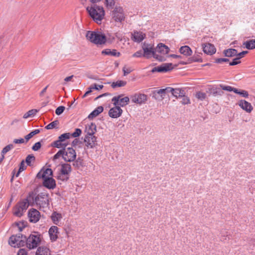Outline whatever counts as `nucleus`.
Here are the masks:
<instances>
[{
    "label": "nucleus",
    "mask_w": 255,
    "mask_h": 255,
    "mask_svg": "<svg viewBox=\"0 0 255 255\" xmlns=\"http://www.w3.org/2000/svg\"><path fill=\"white\" fill-rule=\"evenodd\" d=\"M89 14L93 20L98 24H101L104 19L105 12L103 6L92 4L86 8Z\"/></svg>",
    "instance_id": "f257e3e1"
},
{
    "label": "nucleus",
    "mask_w": 255,
    "mask_h": 255,
    "mask_svg": "<svg viewBox=\"0 0 255 255\" xmlns=\"http://www.w3.org/2000/svg\"><path fill=\"white\" fill-rule=\"evenodd\" d=\"M169 51L170 48L167 45L159 43L155 47L154 58L159 62L166 61Z\"/></svg>",
    "instance_id": "f03ea898"
},
{
    "label": "nucleus",
    "mask_w": 255,
    "mask_h": 255,
    "mask_svg": "<svg viewBox=\"0 0 255 255\" xmlns=\"http://www.w3.org/2000/svg\"><path fill=\"white\" fill-rule=\"evenodd\" d=\"M86 37L90 42L97 45L105 44L108 41L105 34L99 31H88Z\"/></svg>",
    "instance_id": "7ed1b4c3"
},
{
    "label": "nucleus",
    "mask_w": 255,
    "mask_h": 255,
    "mask_svg": "<svg viewBox=\"0 0 255 255\" xmlns=\"http://www.w3.org/2000/svg\"><path fill=\"white\" fill-rule=\"evenodd\" d=\"M40 235L37 233L31 234L26 240V247L30 250L36 248L40 243Z\"/></svg>",
    "instance_id": "20e7f679"
},
{
    "label": "nucleus",
    "mask_w": 255,
    "mask_h": 255,
    "mask_svg": "<svg viewBox=\"0 0 255 255\" xmlns=\"http://www.w3.org/2000/svg\"><path fill=\"white\" fill-rule=\"evenodd\" d=\"M33 203L40 208H45L48 206V195L44 193H41L36 195L33 199Z\"/></svg>",
    "instance_id": "39448f33"
},
{
    "label": "nucleus",
    "mask_w": 255,
    "mask_h": 255,
    "mask_svg": "<svg viewBox=\"0 0 255 255\" xmlns=\"http://www.w3.org/2000/svg\"><path fill=\"white\" fill-rule=\"evenodd\" d=\"M29 206V201L25 199L19 202L15 207L13 214L17 217H21Z\"/></svg>",
    "instance_id": "423d86ee"
},
{
    "label": "nucleus",
    "mask_w": 255,
    "mask_h": 255,
    "mask_svg": "<svg viewBox=\"0 0 255 255\" xmlns=\"http://www.w3.org/2000/svg\"><path fill=\"white\" fill-rule=\"evenodd\" d=\"M25 238H23L21 234H18L16 236H12L9 239V244L10 246L14 248H19L23 246L25 243Z\"/></svg>",
    "instance_id": "0eeeda50"
},
{
    "label": "nucleus",
    "mask_w": 255,
    "mask_h": 255,
    "mask_svg": "<svg viewBox=\"0 0 255 255\" xmlns=\"http://www.w3.org/2000/svg\"><path fill=\"white\" fill-rule=\"evenodd\" d=\"M142 48L143 51V57L147 59L154 58L155 47L153 44L144 42L142 46Z\"/></svg>",
    "instance_id": "6e6552de"
},
{
    "label": "nucleus",
    "mask_w": 255,
    "mask_h": 255,
    "mask_svg": "<svg viewBox=\"0 0 255 255\" xmlns=\"http://www.w3.org/2000/svg\"><path fill=\"white\" fill-rule=\"evenodd\" d=\"M71 172V166L68 163H64L61 165L60 174L58 176V179L62 181L67 180L68 175Z\"/></svg>",
    "instance_id": "1a4fd4ad"
},
{
    "label": "nucleus",
    "mask_w": 255,
    "mask_h": 255,
    "mask_svg": "<svg viewBox=\"0 0 255 255\" xmlns=\"http://www.w3.org/2000/svg\"><path fill=\"white\" fill-rule=\"evenodd\" d=\"M76 157V153L75 150L70 147L63 150V159L67 162L73 161Z\"/></svg>",
    "instance_id": "9d476101"
},
{
    "label": "nucleus",
    "mask_w": 255,
    "mask_h": 255,
    "mask_svg": "<svg viewBox=\"0 0 255 255\" xmlns=\"http://www.w3.org/2000/svg\"><path fill=\"white\" fill-rule=\"evenodd\" d=\"M112 101L114 105H118L119 107H124L128 105L129 102V98L128 97H123V95H119L114 97Z\"/></svg>",
    "instance_id": "9b49d317"
},
{
    "label": "nucleus",
    "mask_w": 255,
    "mask_h": 255,
    "mask_svg": "<svg viewBox=\"0 0 255 255\" xmlns=\"http://www.w3.org/2000/svg\"><path fill=\"white\" fill-rule=\"evenodd\" d=\"M112 19L118 22H121L125 19L123 9L121 7L116 6L112 13Z\"/></svg>",
    "instance_id": "f8f14e48"
},
{
    "label": "nucleus",
    "mask_w": 255,
    "mask_h": 255,
    "mask_svg": "<svg viewBox=\"0 0 255 255\" xmlns=\"http://www.w3.org/2000/svg\"><path fill=\"white\" fill-rule=\"evenodd\" d=\"M131 101L137 104H142L147 101V96L143 94L137 93L130 97Z\"/></svg>",
    "instance_id": "ddd939ff"
},
{
    "label": "nucleus",
    "mask_w": 255,
    "mask_h": 255,
    "mask_svg": "<svg viewBox=\"0 0 255 255\" xmlns=\"http://www.w3.org/2000/svg\"><path fill=\"white\" fill-rule=\"evenodd\" d=\"M173 69L172 64L171 63H166L161 64L159 66L153 68L152 72H166Z\"/></svg>",
    "instance_id": "4468645a"
},
{
    "label": "nucleus",
    "mask_w": 255,
    "mask_h": 255,
    "mask_svg": "<svg viewBox=\"0 0 255 255\" xmlns=\"http://www.w3.org/2000/svg\"><path fill=\"white\" fill-rule=\"evenodd\" d=\"M38 178H42L43 180L52 177V171L50 168L42 169L37 174Z\"/></svg>",
    "instance_id": "2eb2a0df"
},
{
    "label": "nucleus",
    "mask_w": 255,
    "mask_h": 255,
    "mask_svg": "<svg viewBox=\"0 0 255 255\" xmlns=\"http://www.w3.org/2000/svg\"><path fill=\"white\" fill-rule=\"evenodd\" d=\"M115 107L111 108L109 112V115L112 118H118L120 117L122 113L123 110L118 105H114Z\"/></svg>",
    "instance_id": "dca6fc26"
},
{
    "label": "nucleus",
    "mask_w": 255,
    "mask_h": 255,
    "mask_svg": "<svg viewBox=\"0 0 255 255\" xmlns=\"http://www.w3.org/2000/svg\"><path fill=\"white\" fill-rule=\"evenodd\" d=\"M59 234V229L57 226H51L48 231V234L50 240L52 242H55L58 239V235Z\"/></svg>",
    "instance_id": "f3484780"
},
{
    "label": "nucleus",
    "mask_w": 255,
    "mask_h": 255,
    "mask_svg": "<svg viewBox=\"0 0 255 255\" xmlns=\"http://www.w3.org/2000/svg\"><path fill=\"white\" fill-rule=\"evenodd\" d=\"M239 106L247 113H250L253 110V107L251 104L244 100L239 101Z\"/></svg>",
    "instance_id": "a211bd4d"
},
{
    "label": "nucleus",
    "mask_w": 255,
    "mask_h": 255,
    "mask_svg": "<svg viewBox=\"0 0 255 255\" xmlns=\"http://www.w3.org/2000/svg\"><path fill=\"white\" fill-rule=\"evenodd\" d=\"M28 217L31 222L36 223L39 219V212L36 209H31L28 212Z\"/></svg>",
    "instance_id": "6ab92c4d"
},
{
    "label": "nucleus",
    "mask_w": 255,
    "mask_h": 255,
    "mask_svg": "<svg viewBox=\"0 0 255 255\" xmlns=\"http://www.w3.org/2000/svg\"><path fill=\"white\" fill-rule=\"evenodd\" d=\"M84 140L88 148H93L96 144V137L94 135H87Z\"/></svg>",
    "instance_id": "aec40b11"
},
{
    "label": "nucleus",
    "mask_w": 255,
    "mask_h": 255,
    "mask_svg": "<svg viewBox=\"0 0 255 255\" xmlns=\"http://www.w3.org/2000/svg\"><path fill=\"white\" fill-rule=\"evenodd\" d=\"M202 48L204 52L208 55H212L216 51L214 46L210 43L202 44Z\"/></svg>",
    "instance_id": "412c9836"
},
{
    "label": "nucleus",
    "mask_w": 255,
    "mask_h": 255,
    "mask_svg": "<svg viewBox=\"0 0 255 255\" xmlns=\"http://www.w3.org/2000/svg\"><path fill=\"white\" fill-rule=\"evenodd\" d=\"M145 37V34L141 31H134L132 33V39L136 42H140Z\"/></svg>",
    "instance_id": "4be33fe9"
},
{
    "label": "nucleus",
    "mask_w": 255,
    "mask_h": 255,
    "mask_svg": "<svg viewBox=\"0 0 255 255\" xmlns=\"http://www.w3.org/2000/svg\"><path fill=\"white\" fill-rule=\"evenodd\" d=\"M169 92L171 93L173 96L178 98H180L181 96H183V94H185L184 90L180 88H173L169 87Z\"/></svg>",
    "instance_id": "5701e85b"
},
{
    "label": "nucleus",
    "mask_w": 255,
    "mask_h": 255,
    "mask_svg": "<svg viewBox=\"0 0 255 255\" xmlns=\"http://www.w3.org/2000/svg\"><path fill=\"white\" fill-rule=\"evenodd\" d=\"M96 131V126L93 123H89L86 125L85 132L87 135H94Z\"/></svg>",
    "instance_id": "b1692460"
},
{
    "label": "nucleus",
    "mask_w": 255,
    "mask_h": 255,
    "mask_svg": "<svg viewBox=\"0 0 255 255\" xmlns=\"http://www.w3.org/2000/svg\"><path fill=\"white\" fill-rule=\"evenodd\" d=\"M62 218V215L56 212H53L51 216V219L53 224L58 226L60 225Z\"/></svg>",
    "instance_id": "393cba45"
},
{
    "label": "nucleus",
    "mask_w": 255,
    "mask_h": 255,
    "mask_svg": "<svg viewBox=\"0 0 255 255\" xmlns=\"http://www.w3.org/2000/svg\"><path fill=\"white\" fill-rule=\"evenodd\" d=\"M43 184L44 186L49 189H53L56 187L55 181L52 177L43 180Z\"/></svg>",
    "instance_id": "a878e982"
},
{
    "label": "nucleus",
    "mask_w": 255,
    "mask_h": 255,
    "mask_svg": "<svg viewBox=\"0 0 255 255\" xmlns=\"http://www.w3.org/2000/svg\"><path fill=\"white\" fill-rule=\"evenodd\" d=\"M102 54L106 55H110L115 57H119L121 53L118 52L116 50L113 49L111 50L110 49H106L102 51Z\"/></svg>",
    "instance_id": "bb28decb"
},
{
    "label": "nucleus",
    "mask_w": 255,
    "mask_h": 255,
    "mask_svg": "<svg viewBox=\"0 0 255 255\" xmlns=\"http://www.w3.org/2000/svg\"><path fill=\"white\" fill-rule=\"evenodd\" d=\"M179 51L181 54L186 56H189L192 54V51L188 46H183L180 47Z\"/></svg>",
    "instance_id": "cd10ccee"
},
{
    "label": "nucleus",
    "mask_w": 255,
    "mask_h": 255,
    "mask_svg": "<svg viewBox=\"0 0 255 255\" xmlns=\"http://www.w3.org/2000/svg\"><path fill=\"white\" fill-rule=\"evenodd\" d=\"M103 107L99 106L95 109L92 113L88 116L89 119H93L94 118L98 116L100 113L103 111Z\"/></svg>",
    "instance_id": "c85d7f7f"
},
{
    "label": "nucleus",
    "mask_w": 255,
    "mask_h": 255,
    "mask_svg": "<svg viewBox=\"0 0 255 255\" xmlns=\"http://www.w3.org/2000/svg\"><path fill=\"white\" fill-rule=\"evenodd\" d=\"M36 255H50V252L47 248L39 247L36 251Z\"/></svg>",
    "instance_id": "c756f323"
},
{
    "label": "nucleus",
    "mask_w": 255,
    "mask_h": 255,
    "mask_svg": "<svg viewBox=\"0 0 255 255\" xmlns=\"http://www.w3.org/2000/svg\"><path fill=\"white\" fill-rule=\"evenodd\" d=\"M243 45L248 49L255 48V39H252L247 41L243 43Z\"/></svg>",
    "instance_id": "7c9ffc66"
},
{
    "label": "nucleus",
    "mask_w": 255,
    "mask_h": 255,
    "mask_svg": "<svg viewBox=\"0 0 255 255\" xmlns=\"http://www.w3.org/2000/svg\"><path fill=\"white\" fill-rule=\"evenodd\" d=\"M169 87H167L165 89H161L158 90L156 93L160 96L161 99H163L166 97L167 94L169 93Z\"/></svg>",
    "instance_id": "2f4dec72"
},
{
    "label": "nucleus",
    "mask_w": 255,
    "mask_h": 255,
    "mask_svg": "<svg viewBox=\"0 0 255 255\" xmlns=\"http://www.w3.org/2000/svg\"><path fill=\"white\" fill-rule=\"evenodd\" d=\"M224 53L227 57H233L237 55V51L235 49H228L225 50Z\"/></svg>",
    "instance_id": "473e14b6"
},
{
    "label": "nucleus",
    "mask_w": 255,
    "mask_h": 255,
    "mask_svg": "<svg viewBox=\"0 0 255 255\" xmlns=\"http://www.w3.org/2000/svg\"><path fill=\"white\" fill-rule=\"evenodd\" d=\"M127 84V82L122 80H119L116 82H114L112 83L111 86L113 88H115L117 87H121L125 86Z\"/></svg>",
    "instance_id": "72a5a7b5"
},
{
    "label": "nucleus",
    "mask_w": 255,
    "mask_h": 255,
    "mask_svg": "<svg viewBox=\"0 0 255 255\" xmlns=\"http://www.w3.org/2000/svg\"><path fill=\"white\" fill-rule=\"evenodd\" d=\"M37 111L35 109L29 110L23 115V118L24 119H27L28 118L32 117L37 113Z\"/></svg>",
    "instance_id": "f704fd0d"
},
{
    "label": "nucleus",
    "mask_w": 255,
    "mask_h": 255,
    "mask_svg": "<svg viewBox=\"0 0 255 255\" xmlns=\"http://www.w3.org/2000/svg\"><path fill=\"white\" fill-rule=\"evenodd\" d=\"M59 124V122L58 121H54L49 124H48L47 126L45 127V128L47 129H51L54 128H57V126Z\"/></svg>",
    "instance_id": "c9c22d12"
},
{
    "label": "nucleus",
    "mask_w": 255,
    "mask_h": 255,
    "mask_svg": "<svg viewBox=\"0 0 255 255\" xmlns=\"http://www.w3.org/2000/svg\"><path fill=\"white\" fill-rule=\"evenodd\" d=\"M39 132L40 130L38 129H35L33 131L30 132L29 134H28L25 136L26 142H27L29 139H30L33 135L39 133Z\"/></svg>",
    "instance_id": "e433bc0d"
},
{
    "label": "nucleus",
    "mask_w": 255,
    "mask_h": 255,
    "mask_svg": "<svg viewBox=\"0 0 255 255\" xmlns=\"http://www.w3.org/2000/svg\"><path fill=\"white\" fill-rule=\"evenodd\" d=\"M70 137H71V133L69 132L68 133H65L61 135H60L58 137V138L60 139V141H62V142L64 141L66 139H69Z\"/></svg>",
    "instance_id": "4c0bfd02"
},
{
    "label": "nucleus",
    "mask_w": 255,
    "mask_h": 255,
    "mask_svg": "<svg viewBox=\"0 0 255 255\" xmlns=\"http://www.w3.org/2000/svg\"><path fill=\"white\" fill-rule=\"evenodd\" d=\"M26 166L25 165V163L24 161L23 160L22 161L21 163H20V164L18 171L17 172V173L15 174V176L16 177H18L19 176V173L21 172H22L23 170H24L26 169Z\"/></svg>",
    "instance_id": "58836bf2"
},
{
    "label": "nucleus",
    "mask_w": 255,
    "mask_h": 255,
    "mask_svg": "<svg viewBox=\"0 0 255 255\" xmlns=\"http://www.w3.org/2000/svg\"><path fill=\"white\" fill-rule=\"evenodd\" d=\"M116 0H105V4L108 8H112L115 4Z\"/></svg>",
    "instance_id": "ea45409f"
},
{
    "label": "nucleus",
    "mask_w": 255,
    "mask_h": 255,
    "mask_svg": "<svg viewBox=\"0 0 255 255\" xmlns=\"http://www.w3.org/2000/svg\"><path fill=\"white\" fill-rule=\"evenodd\" d=\"M235 93L240 95L241 96L244 98H247L249 96L248 92L245 90L239 91L236 88V90H235Z\"/></svg>",
    "instance_id": "a19ab883"
},
{
    "label": "nucleus",
    "mask_w": 255,
    "mask_h": 255,
    "mask_svg": "<svg viewBox=\"0 0 255 255\" xmlns=\"http://www.w3.org/2000/svg\"><path fill=\"white\" fill-rule=\"evenodd\" d=\"M66 145L65 144L62 143V141H60L59 138L53 143V146L59 148L65 147Z\"/></svg>",
    "instance_id": "79ce46f5"
},
{
    "label": "nucleus",
    "mask_w": 255,
    "mask_h": 255,
    "mask_svg": "<svg viewBox=\"0 0 255 255\" xmlns=\"http://www.w3.org/2000/svg\"><path fill=\"white\" fill-rule=\"evenodd\" d=\"M13 147H14V146L13 144H8L2 149L1 153L3 154H4L6 153H7L8 151L10 150L11 149H13Z\"/></svg>",
    "instance_id": "37998d69"
},
{
    "label": "nucleus",
    "mask_w": 255,
    "mask_h": 255,
    "mask_svg": "<svg viewBox=\"0 0 255 255\" xmlns=\"http://www.w3.org/2000/svg\"><path fill=\"white\" fill-rule=\"evenodd\" d=\"M220 87L222 90L227 91H233L235 93V90H236V88L232 87L229 86H225L223 85H220Z\"/></svg>",
    "instance_id": "c03bdc74"
},
{
    "label": "nucleus",
    "mask_w": 255,
    "mask_h": 255,
    "mask_svg": "<svg viewBox=\"0 0 255 255\" xmlns=\"http://www.w3.org/2000/svg\"><path fill=\"white\" fill-rule=\"evenodd\" d=\"M196 97L199 100L203 101L206 98V94L205 93L199 92L196 93Z\"/></svg>",
    "instance_id": "a18cd8bd"
},
{
    "label": "nucleus",
    "mask_w": 255,
    "mask_h": 255,
    "mask_svg": "<svg viewBox=\"0 0 255 255\" xmlns=\"http://www.w3.org/2000/svg\"><path fill=\"white\" fill-rule=\"evenodd\" d=\"M180 98L182 99L181 102L182 104L186 105L190 103L189 98L187 96H185V94H183V96H181Z\"/></svg>",
    "instance_id": "49530a36"
},
{
    "label": "nucleus",
    "mask_w": 255,
    "mask_h": 255,
    "mask_svg": "<svg viewBox=\"0 0 255 255\" xmlns=\"http://www.w3.org/2000/svg\"><path fill=\"white\" fill-rule=\"evenodd\" d=\"M19 231H22L23 229L26 226V223L24 222H19L16 223Z\"/></svg>",
    "instance_id": "de8ad7c7"
},
{
    "label": "nucleus",
    "mask_w": 255,
    "mask_h": 255,
    "mask_svg": "<svg viewBox=\"0 0 255 255\" xmlns=\"http://www.w3.org/2000/svg\"><path fill=\"white\" fill-rule=\"evenodd\" d=\"M82 133V131L80 128H76L75 130L72 133H71V137H77L80 135Z\"/></svg>",
    "instance_id": "09e8293b"
},
{
    "label": "nucleus",
    "mask_w": 255,
    "mask_h": 255,
    "mask_svg": "<svg viewBox=\"0 0 255 255\" xmlns=\"http://www.w3.org/2000/svg\"><path fill=\"white\" fill-rule=\"evenodd\" d=\"M132 71V69L130 67H127L126 66H124L123 68V71L124 72V76H126L129 73H130Z\"/></svg>",
    "instance_id": "8fccbe9b"
},
{
    "label": "nucleus",
    "mask_w": 255,
    "mask_h": 255,
    "mask_svg": "<svg viewBox=\"0 0 255 255\" xmlns=\"http://www.w3.org/2000/svg\"><path fill=\"white\" fill-rule=\"evenodd\" d=\"M65 108L64 106L58 107L55 111V113L57 115H61L64 111Z\"/></svg>",
    "instance_id": "3c124183"
},
{
    "label": "nucleus",
    "mask_w": 255,
    "mask_h": 255,
    "mask_svg": "<svg viewBox=\"0 0 255 255\" xmlns=\"http://www.w3.org/2000/svg\"><path fill=\"white\" fill-rule=\"evenodd\" d=\"M34 157L32 155H29L27 156L25 162H26L27 165H30L31 162L34 161Z\"/></svg>",
    "instance_id": "603ef678"
},
{
    "label": "nucleus",
    "mask_w": 255,
    "mask_h": 255,
    "mask_svg": "<svg viewBox=\"0 0 255 255\" xmlns=\"http://www.w3.org/2000/svg\"><path fill=\"white\" fill-rule=\"evenodd\" d=\"M63 150H59L56 154H55L54 155V156H53V159L54 160L57 159L61 156H62L63 157Z\"/></svg>",
    "instance_id": "864d4df0"
},
{
    "label": "nucleus",
    "mask_w": 255,
    "mask_h": 255,
    "mask_svg": "<svg viewBox=\"0 0 255 255\" xmlns=\"http://www.w3.org/2000/svg\"><path fill=\"white\" fill-rule=\"evenodd\" d=\"M41 147V143L39 142H36L32 146V149L34 151H37Z\"/></svg>",
    "instance_id": "5fc2aeb1"
},
{
    "label": "nucleus",
    "mask_w": 255,
    "mask_h": 255,
    "mask_svg": "<svg viewBox=\"0 0 255 255\" xmlns=\"http://www.w3.org/2000/svg\"><path fill=\"white\" fill-rule=\"evenodd\" d=\"M143 52H142V51L139 50L135 53H134L132 55V57H141V56H143Z\"/></svg>",
    "instance_id": "6e6d98bb"
},
{
    "label": "nucleus",
    "mask_w": 255,
    "mask_h": 255,
    "mask_svg": "<svg viewBox=\"0 0 255 255\" xmlns=\"http://www.w3.org/2000/svg\"><path fill=\"white\" fill-rule=\"evenodd\" d=\"M241 61L239 58H235L232 62L230 63V65H235L240 63Z\"/></svg>",
    "instance_id": "4d7b16f0"
},
{
    "label": "nucleus",
    "mask_w": 255,
    "mask_h": 255,
    "mask_svg": "<svg viewBox=\"0 0 255 255\" xmlns=\"http://www.w3.org/2000/svg\"><path fill=\"white\" fill-rule=\"evenodd\" d=\"M247 53V51H244L239 53L237 52V55H236L237 58H239V59H240L242 57H243Z\"/></svg>",
    "instance_id": "13d9d810"
},
{
    "label": "nucleus",
    "mask_w": 255,
    "mask_h": 255,
    "mask_svg": "<svg viewBox=\"0 0 255 255\" xmlns=\"http://www.w3.org/2000/svg\"><path fill=\"white\" fill-rule=\"evenodd\" d=\"M13 142L15 144L23 143L25 142V140L22 138L19 139H14L13 140Z\"/></svg>",
    "instance_id": "bf43d9fd"
},
{
    "label": "nucleus",
    "mask_w": 255,
    "mask_h": 255,
    "mask_svg": "<svg viewBox=\"0 0 255 255\" xmlns=\"http://www.w3.org/2000/svg\"><path fill=\"white\" fill-rule=\"evenodd\" d=\"M229 59L227 58H218L216 60V62L218 63H222L223 62H228Z\"/></svg>",
    "instance_id": "052dcab7"
},
{
    "label": "nucleus",
    "mask_w": 255,
    "mask_h": 255,
    "mask_svg": "<svg viewBox=\"0 0 255 255\" xmlns=\"http://www.w3.org/2000/svg\"><path fill=\"white\" fill-rule=\"evenodd\" d=\"M94 90H99L102 89L104 86L102 85H98L96 84H93Z\"/></svg>",
    "instance_id": "680f3d73"
},
{
    "label": "nucleus",
    "mask_w": 255,
    "mask_h": 255,
    "mask_svg": "<svg viewBox=\"0 0 255 255\" xmlns=\"http://www.w3.org/2000/svg\"><path fill=\"white\" fill-rule=\"evenodd\" d=\"M17 255H27V253L25 249H20L18 251Z\"/></svg>",
    "instance_id": "e2e57ef3"
},
{
    "label": "nucleus",
    "mask_w": 255,
    "mask_h": 255,
    "mask_svg": "<svg viewBox=\"0 0 255 255\" xmlns=\"http://www.w3.org/2000/svg\"><path fill=\"white\" fill-rule=\"evenodd\" d=\"M169 57H172L173 58H176V59H180L181 58V56L180 55H176V54H170L169 55Z\"/></svg>",
    "instance_id": "0e129e2a"
},
{
    "label": "nucleus",
    "mask_w": 255,
    "mask_h": 255,
    "mask_svg": "<svg viewBox=\"0 0 255 255\" xmlns=\"http://www.w3.org/2000/svg\"><path fill=\"white\" fill-rule=\"evenodd\" d=\"M93 90H94L93 85H92L88 88V91H87V94H89L90 93H91L93 91Z\"/></svg>",
    "instance_id": "69168bd1"
},
{
    "label": "nucleus",
    "mask_w": 255,
    "mask_h": 255,
    "mask_svg": "<svg viewBox=\"0 0 255 255\" xmlns=\"http://www.w3.org/2000/svg\"><path fill=\"white\" fill-rule=\"evenodd\" d=\"M73 77V75L66 77L64 79L65 82H67L70 81L71 80V79H72Z\"/></svg>",
    "instance_id": "338daca9"
},
{
    "label": "nucleus",
    "mask_w": 255,
    "mask_h": 255,
    "mask_svg": "<svg viewBox=\"0 0 255 255\" xmlns=\"http://www.w3.org/2000/svg\"><path fill=\"white\" fill-rule=\"evenodd\" d=\"M116 37L120 40H122V34L117 33L116 35Z\"/></svg>",
    "instance_id": "774afa93"
}]
</instances>
